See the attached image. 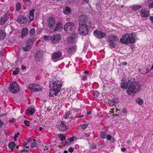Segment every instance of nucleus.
Instances as JSON below:
<instances>
[{
    "label": "nucleus",
    "instance_id": "nucleus-14",
    "mask_svg": "<svg viewBox=\"0 0 153 153\" xmlns=\"http://www.w3.org/2000/svg\"><path fill=\"white\" fill-rule=\"evenodd\" d=\"M77 46L76 45L70 46L65 48V50L70 54H72L76 52Z\"/></svg>",
    "mask_w": 153,
    "mask_h": 153
},
{
    "label": "nucleus",
    "instance_id": "nucleus-2",
    "mask_svg": "<svg viewBox=\"0 0 153 153\" xmlns=\"http://www.w3.org/2000/svg\"><path fill=\"white\" fill-rule=\"evenodd\" d=\"M62 85L57 80L52 81L50 82L49 87L51 88L49 96L52 97L54 95L55 96L59 92Z\"/></svg>",
    "mask_w": 153,
    "mask_h": 153
},
{
    "label": "nucleus",
    "instance_id": "nucleus-59",
    "mask_svg": "<svg viewBox=\"0 0 153 153\" xmlns=\"http://www.w3.org/2000/svg\"><path fill=\"white\" fill-rule=\"evenodd\" d=\"M150 19L151 20L152 23H153V16H150Z\"/></svg>",
    "mask_w": 153,
    "mask_h": 153
},
{
    "label": "nucleus",
    "instance_id": "nucleus-35",
    "mask_svg": "<svg viewBox=\"0 0 153 153\" xmlns=\"http://www.w3.org/2000/svg\"><path fill=\"white\" fill-rule=\"evenodd\" d=\"M25 4L27 6H29L30 4V0H23Z\"/></svg>",
    "mask_w": 153,
    "mask_h": 153
},
{
    "label": "nucleus",
    "instance_id": "nucleus-18",
    "mask_svg": "<svg viewBox=\"0 0 153 153\" xmlns=\"http://www.w3.org/2000/svg\"><path fill=\"white\" fill-rule=\"evenodd\" d=\"M57 128L60 130L64 131L67 130V127L63 122H62L60 124L58 125Z\"/></svg>",
    "mask_w": 153,
    "mask_h": 153
},
{
    "label": "nucleus",
    "instance_id": "nucleus-56",
    "mask_svg": "<svg viewBox=\"0 0 153 153\" xmlns=\"http://www.w3.org/2000/svg\"><path fill=\"white\" fill-rule=\"evenodd\" d=\"M146 72H142L143 74H146V73H148L149 71H150V69H149L148 68H147L146 69Z\"/></svg>",
    "mask_w": 153,
    "mask_h": 153
},
{
    "label": "nucleus",
    "instance_id": "nucleus-61",
    "mask_svg": "<svg viewBox=\"0 0 153 153\" xmlns=\"http://www.w3.org/2000/svg\"><path fill=\"white\" fill-rule=\"evenodd\" d=\"M85 136L87 137H89L90 136V134L89 133H85Z\"/></svg>",
    "mask_w": 153,
    "mask_h": 153
},
{
    "label": "nucleus",
    "instance_id": "nucleus-33",
    "mask_svg": "<svg viewBox=\"0 0 153 153\" xmlns=\"http://www.w3.org/2000/svg\"><path fill=\"white\" fill-rule=\"evenodd\" d=\"M52 36H45L43 37V38L45 40L48 41L51 40Z\"/></svg>",
    "mask_w": 153,
    "mask_h": 153
},
{
    "label": "nucleus",
    "instance_id": "nucleus-28",
    "mask_svg": "<svg viewBox=\"0 0 153 153\" xmlns=\"http://www.w3.org/2000/svg\"><path fill=\"white\" fill-rule=\"evenodd\" d=\"M88 71H85L83 74V75L82 76L81 78L83 81L86 80L87 79V77L88 76Z\"/></svg>",
    "mask_w": 153,
    "mask_h": 153
},
{
    "label": "nucleus",
    "instance_id": "nucleus-32",
    "mask_svg": "<svg viewBox=\"0 0 153 153\" xmlns=\"http://www.w3.org/2000/svg\"><path fill=\"white\" fill-rule=\"evenodd\" d=\"M59 139L62 141H63L65 140L66 139L65 137H64V136L62 134H60L59 135Z\"/></svg>",
    "mask_w": 153,
    "mask_h": 153
},
{
    "label": "nucleus",
    "instance_id": "nucleus-55",
    "mask_svg": "<svg viewBox=\"0 0 153 153\" xmlns=\"http://www.w3.org/2000/svg\"><path fill=\"white\" fill-rule=\"evenodd\" d=\"M121 150L122 152H125L126 150V148L125 147H123L121 148Z\"/></svg>",
    "mask_w": 153,
    "mask_h": 153
},
{
    "label": "nucleus",
    "instance_id": "nucleus-4",
    "mask_svg": "<svg viewBox=\"0 0 153 153\" xmlns=\"http://www.w3.org/2000/svg\"><path fill=\"white\" fill-rule=\"evenodd\" d=\"M91 23L86 22V24H79L78 31L79 33L81 35L85 36L88 32V29L91 27Z\"/></svg>",
    "mask_w": 153,
    "mask_h": 153
},
{
    "label": "nucleus",
    "instance_id": "nucleus-51",
    "mask_svg": "<svg viewBox=\"0 0 153 153\" xmlns=\"http://www.w3.org/2000/svg\"><path fill=\"white\" fill-rule=\"evenodd\" d=\"M28 152V150L26 149H24L20 151L21 153H24V152Z\"/></svg>",
    "mask_w": 153,
    "mask_h": 153
},
{
    "label": "nucleus",
    "instance_id": "nucleus-11",
    "mask_svg": "<svg viewBox=\"0 0 153 153\" xmlns=\"http://www.w3.org/2000/svg\"><path fill=\"white\" fill-rule=\"evenodd\" d=\"M79 24H86V22H87L91 23L90 21L88 20L86 16L83 15H82L79 17Z\"/></svg>",
    "mask_w": 153,
    "mask_h": 153
},
{
    "label": "nucleus",
    "instance_id": "nucleus-38",
    "mask_svg": "<svg viewBox=\"0 0 153 153\" xmlns=\"http://www.w3.org/2000/svg\"><path fill=\"white\" fill-rule=\"evenodd\" d=\"M109 42L110 43L109 45L110 47L113 48H114L115 47V45L113 40H110Z\"/></svg>",
    "mask_w": 153,
    "mask_h": 153
},
{
    "label": "nucleus",
    "instance_id": "nucleus-49",
    "mask_svg": "<svg viewBox=\"0 0 153 153\" xmlns=\"http://www.w3.org/2000/svg\"><path fill=\"white\" fill-rule=\"evenodd\" d=\"M151 0L152 1V2L149 4V6L150 8H153V0Z\"/></svg>",
    "mask_w": 153,
    "mask_h": 153
},
{
    "label": "nucleus",
    "instance_id": "nucleus-34",
    "mask_svg": "<svg viewBox=\"0 0 153 153\" xmlns=\"http://www.w3.org/2000/svg\"><path fill=\"white\" fill-rule=\"evenodd\" d=\"M37 146V144L36 143V140H34L33 143H31L30 146V147L32 148H33L34 147H36Z\"/></svg>",
    "mask_w": 153,
    "mask_h": 153
},
{
    "label": "nucleus",
    "instance_id": "nucleus-64",
    "mask_svg": "<svg viewBox=\"0 0 153 153\" xmlns=\"http://www.w3.org/2000/svg\"><path fill=\"white\" fill-rule=\"evenodd\" d=\"M130 143V141L129 140H128L126 141V143L127 144H129Z\"/></svg>",
    "mask_w": 153,
    "mask_h": 153
},
{
    "label": "nucleus",
    "instance_id": "nucleus-43",
    "mask_svg": "<svg viewBox=\"0 0 153 153\" xmlns=\"http://www.w3.org/2000/svg\"><path fill=\"white\" fill-rule=\"evenodd\" d=\"M24 123L26 126H27L28 127L30 126V123L29 121H28L26 120H25L24 122Z\"/></svg>",
    "mask_w": 153,
    "mask_h": 153
},
{
    "label": "nucleus",
    "instance_id": "nucleus-39",
    "mask_svg": "<svg viewBox=\"0 0 153 153\" xmlns=\"http://www.w3.org/2000/svg\"><path fill=\"white\" fill-rule=\"evenodd\" d=\"M19 72V69L16 68L14 71H13V74L16 75L18 74Z\"/></svg>",
    "mask_w": 153,
    "mask_h": 153
},
{
    "label": "nucleus",
    "instance_id": "nucleus-23",
    "mask_svg": "<svg viewBox=\"0 0 153 153\" xmlns=\"http://www.w3.org/2000/svg\"><path fill=\"white\" fill-rule=\"evenodd\" d=\"M35 109L32 107H29L26 110V113L30 115H32L35 112Z\"/></svg>",
    "mask_w": 153,
    "mask_h": 153
},
{
    "label": "nucleus",
    "instance_id": "nucleus-29",
    "mask_svg": "<svg viewBox=\"0 0 153 153\" xmlns=\"http://www.w3.org/2000/svg\"><path fill=\"white\" fill-rule=\"evenodd\" d=\"M107 134V132L106 131H102L101 132L100 134V138L103 139H105Z\"/></svg>",
    "mask_w": 153,
    "mask_h": 153
},
{
    "label": "nucleus",
    "instance_id": "nucleus-36",
    "mask_svg": "<svg viewBox=\"0 0 153 153\" xmlns=\"http://www.w3.org/2000/svg\"><path fill=\"white\" fill-rule=\"evenodd\" d=\"M136 102L140 105H142L143 104V101L141 99L138 98L136 100Z\"/></svg>",
    "mask_w": 153,
    "mask_h": 153
},
{
    "label": "nucleus",
    "instance_id": "nucleus-48",
    "mask_svg": "<svg viewBox=\"0 0 153 153\" xmlns=\"http://www.w3.org/2000/svg\"><path fill=\"white\" fill-rule=\"evenodd\" d=\"M68 150L70 153H72L74 151V149L72 147H70L69 148Z\"/></svg>",
    "mask_w": 153,
    "mask_h": 153
},
{
    "label": "nucleus",
    "instance_id": "nucleus-62",
    "mask_svg": "<svg viewBox=\"0 0 153 153\" xmlns=\"http://www.w3.org/2000/svg\"><path fill=\"white\" fill-rule=\"evenodd\" d=\"M127 64V63L126 62H124L122 63V65H126Z\"/></svg>",
    "mask_w": 153,
    "mask_h": 153
},
{
    "label": "nucleus",
    "instance_id": "nucleus-26",
    "mask_svg": "<svg viewBox=\"0 0 153 153\" xmlns=\"http://www.w3.org/2000/svg\"><path fill=\"white\" fill-rule=\"evenodd\" d=\"M118 102V99H114L112 100H109L108 104L110 106H113L117 103Z\"/></svg>",
    "mask_w": 153,
    "mask_h": 153
},
{
    "label": "nucleus",
    "instance_id": "nucleus-12",
    "mask_svg": "<svg viewBox=\"0 0 153 153\" xmlns=\"http://www.w3.org/2000/svg\"><path fill=\"white\" fill-rule=\"evenodd\" d=\"M33 42V40L32 39H28L27 41V45L23 48L24 51H29L31 49L32 45Z\"/></svg>",
    "mask_w": 153,
    "mask_h": 153
},
{
    "label": "nucleus",
    "instance_id": "nucleus-52",
    "mask_svg": "<svg viewBox=\"0 0 153 153\" xmlns=\"http://www.w3.org/2000/svg\"><path fill=\"white\" fill-rule=\"evenodd\" d=\"M76 138V137H70L69 139V141L71 142L73 141L74 140V138Z\"/></svg>",
    "mask_w": 153,
    "mask_h": 153
},
{
    "label": "nucleus",
    "instance_id": "nucleus-30",
    "mask_svg": "<svg viewBox=\"0 0 153 153\" xmlns=\"http://www.w3.org/2000/svg\"><path fill=\"white\" fill-rule=\"evenodd\" d=\"M16 146V144L15 142H11L8 145V146L12 150L13 149V148Z\"/></svg>",
    "mask_w": 153,
    "mask_h": 153
},
{
    "label": "nucleus",
    "instance_id": "nucleus-58",
    "mask_svg": "<svg viewBox=\"0 0 153 153\" xmlns=\"http://www.w3.org/2000/svg\"><path fill=\"white\" fill-rule=\"evenodd\" d=\"M31 140V138L27 140V143H30Z\"/></svg>",
    "mask_w": 153,
    "mask_h": 153
},
{
    "label": "nucleus",
    "instance_id": "nucleus-45",
    "mask_svg": "<svg viewBox=\"0 0 153 153\" xmlns=\"http://www.w3.org/2000/svg\"><path fill=\"white\" fill-rule=\"evenodd\" d=\"M111 38L115 41L119 39L116 36L114 35L112 36Z\"/></svg>",
    "mask_w": 153,
    "mask_h": 153
},
{
    "label": "nucleus",
    "instance_id": "nucleus-15",
    "mask_svg": "<svg viewBox=\"0 0 153 153\" xmlns=\"http://www.w3.org/2000/svg\"><path fill=\"white\" fill-rule=\"evenodd\" d=\"M48 26L50 29L53 28L55 24L54 18L52 16L49 17L48 20Z\"/></svg>",
    "mask_w": 153,
    "mask_h": 153
},
{
    "label": "nucleus",
    "instance_id": "nucleus-17",
    "mask_svg": "<svg viewBox=\"0 0 153 153\" xmlns=\"http://www.w3.org/2000/svg\"><path fill=\"white\" fill-rule=\"evenodd\" d=\"M17 21L20 24H25L27 20L25 17L20 15L18 17Z\"/></svg>",
    "mask_w": 153,
    "mask_h": 153
},
{
    "label": "nucleus",
    "instance_id": "nucleus-13",
    "mask_svg": "<svg viewBox=\"0 0 153 153\" xmlns=\"http://www.w3.org/2000/svg\"><path fill=\"white\" fill-rule=\"evenodd\" d=\"M74 29V24L72 22L67 23L64 26V29L67 31H73Z\"/></svg>",
    "mask_w": 153,
    "mask_h": 153
},
{
    "label": "nucleus",
    "instance_id": "nucleus-22",
    "mask_svg": "<svg viewBox=\"0 0 153 153\" xmlns=\"http://www.w3.org/2000/svg\"><path fill=\"white\" fill-rule=\"evenodd\" d=\"M71 12V8L68 7H66L63 9V13L66 15H69Z\"/></svg>",
    "mask_w": 153,
    "mask_h": 153
},
{
    "label": "nucleus",
    "instance_id": "nucleus-31",
    "mask_svg": "<svg viewBox=\"0 0 153 153\" xmlns=\"http://www.w3.org/2000/svg\"><path fill=\"white\" fill-rule=\"evenodd\" d=\"M141 5H134L132 7V9L134 10H136L142 7Z\"/></svg>",
    "mask_w": 153,
    "mask_h": 153
},
{
    "label": "nucleus",
    "instance_id": "nucleus-27",
    "mask_svg": "<svg viewBox=\"0 0 153 153\" xmlns=\"http://www.w3.org/2000/svg\"><path fill=\"white\" fill-rule=\"evenodd\" d=\"M34 9H32L30 11V12L29 14V17L31 21H32L34 19Z\"/></svg>",
    "mask_w": 153,
    "mask_h": 153
},
{
    "label": "nucleus",
    "instance_id": "nucleus-53",
    "mask_svg": "<svg viewBox=\"0 0 153 153\" xmlns=\"http://www.w3.org/2000/svg\"><path fill=\"white\" fill-rule=\"evenodd\" d=\"M4 124V122L2 121L0 119V127L1 128L2 126Z\"/></svg>",
    "mask_w": 153,
    "mask_h": 153
},
{
    "label": "nucleus",
    "instance_id": "nucleus-1",
    "mask_svg": "<svg viewBox=\"0 0 153 153\" xmlns=\"http://www.w3.org/2000/svg\"><path fill=\"white\" fill-rule=\"evenodd\" d=\"M121 87L122 88L127 89V94L130 95L139 91L140 89L141 85L139 82H133L128 79H123L121 83Z\"/></svg>",
    "mask_w": 153,
    "mask_h": 153
},
{
    "label": "nucleus",
    "instance_id": "nucleus-40",
    "mask_svg": "<svg viewBox=\"0 0 153 153\" xmlns=\"http://www.w3.org/2000/svg\"><path fill=\"white\" fill-rule=\"evenodd\" d=\"M112 136L110 134H107L105 138L107 140H110L112 138Z\"/></svg>",
    "mask_w": 153,
    "mask_h": 153
},
{
    "label": "nucleus",
    "instance_id": "nucleus-7",
    "mask_svg": "<svg viewBox=\"0 0 153 153\" xmlns=\"http://www.w3.org/2000/svg\"><path fill=\"white\" fill-rule=\"evenodd\" d=\"M28 88L30 91L33 92L42 91V86L34 84L29 85Z\"/></svg>",
    "mask_w": 153,
    "mask_h": 153
},
{
    "label": "nucleus",
    "instance_id": "nucleus-60",
    "mask_svg": "<svg viewBox=\"0 0 153 153\" xmlns=\"http://www.w3.org/2000/svg\"><path fill=\"white\" fill-rule=\"evenodd\" d=\"M26 68V67L25 66H24L23 65L22 66V69L23 70H24Z\"/></svg>",
    "mask_w": 153,
    "mask_h": 153
},
{
    "label": "nucleus",
    "instance_id": "nucleus-46",
    "mask_svg": "<svg viewBox=\"0 0 153 153\" xmlns=\"http://www.w3.org/2000/svg\"><path fill=\"white\" fill-rule=\"evenodd\" d=\"M99 95V93L97 91H96L94 93V96L95 97H97Z\"/></svg>",
    "mask_w": 153,
    "mask_h": 153
},
{
    "label": "nucleus",
    "instance_id": "nucleus-10",
    "mask_svg": "<svg viewBox=\"0 0 153 153\" xmlns=\"http://www.w3.org/2000/svg\"><path fill=\"white\" fill-rule=\"evenodd\" d=\"M94 35L98 38H102L106 36V34L102 31L97 30H94L93 31Z\"/></svg>",
    "mask_w": 153,
    "mask_h": 153
},
{
    "label": "nucleus",
    "instance_id": "nucleus-42",
    "mask_svg": "<svg viewBox=\"0 0 153 153\" xmlns=\"http://www.w3.org/2000/svg\"><path fill=\"white\" fill-rule=\"evenodd\" d=\"M21 9V5L19 3H17L16 4V10L17 11H19Z\"/></svg>",
    "mask_w": 153,
    "mask_h": 153
},
{
    "label": "nucleus",
    "instance_id": "nucleus-37",
    "mask_svg": "<svg viewBox=\"0 0 153 153\" xmlns=\"http://www.w3.org/2000/svg\"><path fill=\"white\" fill-rule=\"evenodd\" d=\"M88 126V124L87 123H83L80 125V126H81V128L83 129H85L87 128Z\"/></svg>",
    "mask_w": 153,
    "mask_h": 153
},
{
    "label": "nucleus",
    "instance_id": "nucleus-6",
    "mask_svg": "<svg viewBox=\"0 0 153 153\" xmlns=\"http://www.w3.org/2000/svg\"><path fill=\"white\" fill-rule=\"evenodd\" d=\"M51 59L53 61L55 62L62 59V52L57 51L54 53L52 55Z\"/></svg>",
    "mask_w": 153,
    "mask_h": 153
},
{
    "label": "nucleus",
    "instance_id": "nucleus-3",
    "mask_svg": "<svg viewBox=\"0 0 153 153\" xmlns=\"http://www.w3.org/2000/svg\"><path fill=\"white\" fill-rule=\"evenodd\" d=\"M136 37L135 34L133 33H126L122 36L120 41L121 43L126 44L134 43L135 41Z\"/></svg>",
    "mask_w": 153,
    "mask_h": 153
},
{
    "label": "nucleus",
    "instance_id": "nucleus-44",
    "mask_svg": "<svg viewBox=\"0 0 153 153\" xmlns=\"http://www.w3.org/2000/svg\"><path fill=\"white\" fill-rule=\"evenodd\" d=\"M35 33V29L33 28H32L30 30V35H33Z\"/></svg>",
    "mask_w": 153,
    "mask_h": 153
},
{
    "label": "nucleus",
    "instance_id": "nucleus-21",
    "mask_svg": "<svg viewBox=\"0 0 153 153\" xmlns=\"http://www.w3.org/2000/svg\"><path fill=\"white\" fill-rule=\"evenodd\" d=\"M43 55L41 51L37 52L35 56L37 61H40L42 59Z\"/></svg>",
    "mask_w": 153,
    "mask_h": 153
},
{
    "label": "nucleus",
    "instance_id": "nucleus-24",
    "mask_svg": "<svg viewBox=\"0 0 153 153\" xmlns=\"http://www.w3.org/2000/svg\"><path fill=\"white\" fill-rule=\"evenodd\" d=\"M28 30L27 28L25 27L23 29L22 31V35L21 37L22 38L25 37L26 35L28 34Z\"/></svg>",
    "mask_w": 153,
    "mask_h": 153
},
{
    "label": "nucleus",
    "instance_id": "nucleus-9",
    "mask_svg": "<svg viewBox=\"0 0 153 153\" xmlns=\"http://www.w3.org/2000/svg\"><path fill=\"white\" fill-rule=\"evenodd\" d=\"M51 43L56 44L60 41L61 39V35L59 34H56L52 36Z\"/></svg>",
    "mask_w": 153,
    "mask_h": 153
},
{
    "label": "nucleus",
    "instance_id": "nucleus-19",
    "mask_svg": "<svg viewBox=\"0 0 153 153\" xmlns=\"http://www.w3.org/2000/svg\"><path fill=\"white\" fill-rule=\"evenodd\" d=\"M140 14L141 17L146 18L149 16V12L145 9H142L141 10Z\"/></svg>",
    "mask_w": 153,
    "mask_h": 153
},
{
    "label": "nucleus",
    "instance_id": "nucleus-8",
    "mask_svg": "<svg viewBox=\"0 0 153 153\" xmlns=\"http://www.w3.org/2000/svg\"><path fill=\"white\" fill-rule=\"evenodd\" d=\"M77 33H73L71 34L67 38V42L69 43H73L75 41V40L77 37Z\"/></svg>",
    "mask_w": 153,
    "mask_h": 153
},
{
    "label": "nucleus",
    "instance_id": "nucleus-16",
    "mask_svg": "<svg viewBox=\"0 0 153 153\" xmlns=\"http://www.w3.org/2000/svg\"><path fill=\"white\" fill-rule=\"evenodd\" d=\"M9 19V17L8 13H5L0 18V24L2 25L4 24Z\"/></svg>",
    "mask_w": 153,
    "mask_h": 153
},
{
    "label": "nucleus",
    "instance_id": "nucleus-47",
    "mask_svg": "<svg viewBox=\"0 0 153 153\" xmlns=\"http://www.w3.org/2000/svg\"><path fill=\"white\" fill-rule=\"evenodd\" d=\"M19 135V133H17L16 134H15V137H14V139L15 140H16V138L18 137V136Z\"/></svg>",
    "mask_w": 153,
    "mask_h": 153
},
{
    "label": "nucleus",
    "instance_id": "nucleus-25",
    "mask_svg": "<svg viewBox=\"0 0 153 153\" xmlns=\"http://www.w3.org/2000/svg\"><path fill=\"white\" fill-rule=\"evenodd\" d=\"M6 37L5 32L2 30H0V40H3Z\"/></svg>",
    "mask_w": 153,
    "mask_h": 153
},
{
    "label": "nucleus",
    "instance_id": "nucleus-54",
    "mask_svg": "<svg viewBox=\"0 0 153 153\" xmlns=\"http://www.w3.org/2000/svg\"><path fill=\"white\" fill-rule=\"evenodd\" d=\"M90 148L91 149H95L96 148V147L95 145H92L90 146Z\"/></svg>",
    "mask_w": 153,
    "mask_h": 153
},
{
    "label": "nucleus",
    "instance_id": "nucleus-63",
    "mask_svg": "<svg viewBox=\"0 0 153 153\" xmlns=\"http://www.w3.org/2000/svg\"><path fill=\"white\" fill-rule=\"evenodd\" d=\"M6 115V114L5 113V114H1L0 115V117H2V116H4V115Z\"/></svg>",
    "mask_w": 153,
    "mask_h": 153
},
{
    "label": "nucleus",
    "instance_id": "nucleus-41",
    "mask_svg": "<svg viewBox=\"0 0 153 153\" xmlns=\"http://www.w3.org/2000/svg\"><path fill=\"white\" fill-rule=\"evenodd\" d=\"M70 114V112H69L67 111L66 112L64 116V118L65 119H67L68 117Z\"/></svg>",
    "mask_w": 153,
    "mask_h": 153
},
{
    "label": "nucleus",
    "instance_id": "nucleus-57",
    "mask_svg": "<svg viewBox=\"0 0 153 153\" xmlns=\"http://www.w3.org/2000/svg\"><path fill=\"white\" fill-rule=\"evenodd\" d=\"M27 143L26 142H25L24 143L23 146H24L26 147V148H28V147L26 146V145H27Z\"/></svg>",
    "mask_w": 153,
    "mask_h": 153
},
{
    "label": "nucleus",
    "instance_id": "nucleus-50",
    "mask_svg": "<svg viewBox=\"0 0 153 153\" xmlns=\"http://www.w3.org/2000/svg\"><path fill=\"white\" fill-rule=\"evenodd\" d=\"M15 121V119H14L13 118H12L11 119H10L9 121L10 123H13L14 122V121Z\"/></svg>",
    "mask_w": 153,
    "mask_h": 153
},
{
    "label": "nucleus",
    "instance_id": "nucleus-5",
    "mask_svg": "<svg viewBox=\"0 0 153 153\" xmlns=\"http://www.w3.org/2000/svg\"><path fill=\"white\" fill-rule=\"evenodd\" d=\"M9 89L11 92L15 94L19 91V88L18 85L16 82H13L10 84Z\"/></svg>",
    "mask_w": 153,
    "mask_h": 153
},
{
    "label": "nucleus",
    "instance_id": "nucleus-20",
    "mask_svg": "<svg viewBox=\"0 0 153 153\" xmlns=\"http://www.w3.org/2000/svg\"><path fill=\"white\" fill-rule=\"evenodd\" d=\"M62 27L63 25L62 24L61 22L59 21L56 24V27L54 29V31H60L62 29Z\"/></svg>",
    "mask_w": 153,
    "mask_h": 153
}]
</instances>
